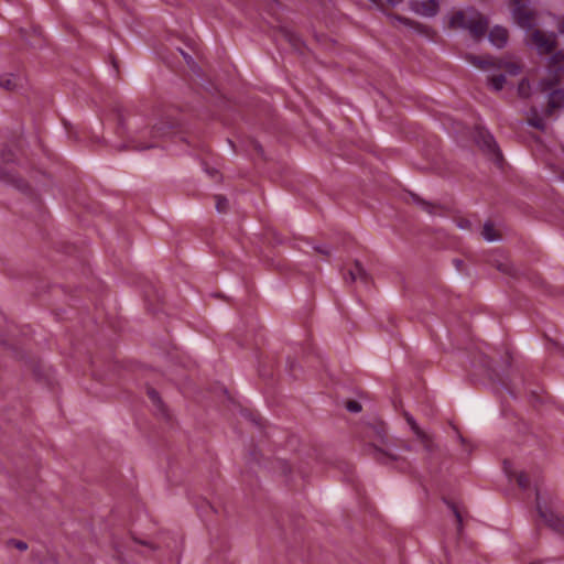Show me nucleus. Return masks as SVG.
Segmentation results:
<instances>
[{
    "instance_id": "nucleus-1",
    "label": "nucleus",
    "mask_w": 564,
    "mask_h": 564,
    "mask_svg": "<svg viewBox=\"0 0 564 564\" xmlns=\"http://www.w3.org/2000/svg\"><path fill=\"white\" fill-rule=\"evenodd\" d=\"M172 126L166 123H156L151 129L139 130L137 124L127 122L121 112L118 113V134L128 137L127 143H121L118 147V151L126 150H145L155 147L153 142L144 140L145 135H150L152 139L162 138L170 133Z\"/></svg>"
},
{
    "instance_id": "nucleus-2",
    "label": "nucleus",
    "mask_w": 564,
    "mask_h": 564,
    "mask_svg": "<svg viewBox=\"0 0 564 564\" xmlns=\"http://www.w3.org/2000/svg\"><path fill=\"white\" fill-rule=\"evenodd\" d=\"M536 510L541 520L540 524L550 529H564V505L558 501L542 502L536 492Z\"/></svg>"
},
{
    "instance_id": "nucleus-3",
    "label": "nucleus",
    "mask_w": 564,
    "mask_h": 564,
    "mask_svg": "<svg viewBox=\"0 0 564 564\" xmlns=\"http://www.w3.org/2000/svg\"><path fill=\"white\" fill-rule=\"evenodd\" d=\"M547 69L551 75L550 78H544L541 80V86L544 91L552 89L555 85L558 84L562 75L564 74V52L556 51L554 52L547 63Z\"/></svg>"
},
{
    "instance_id": "nucleus-4",
    "label": "nucleus",
    "mask_w": 564,
    "mask_h": 564,
    "mask_svg": "<svg viewBox=\"0 0 564 564\" xmlns=\"http://www.w3.org/2000/svg\"><path fill=\"white\" fill-rule=\"evenodd\" d=\"M512 17L527 31L535 25V13L530 9V0H512Z\"/></svg>"
},
{
    "instance_id": "nucleus-5",
    "label": "nucleus",
    "mask_w": 564,
    "mask_h": 564,
    "mask_svg": "<svg viewBox=\"0 0 564 564\" xmlns=\"http://www.w3.org/2000/svg\"><path fill=\"white\" fill-rule=\"evenodd\" d=\"M530 41L540 55L550 54L557 46L556 35L554 33L545 34L541 30H533Z\"/></svg>"
},
{
    "instance_id": "nucleus-6",
    "label": "nucleus",
    "mask_w": 564,
    "mask_h": 564,
    "mask_svg": "<svg viewBox=\"0 0 564 564\" xmlns=\"http://www.w3.org/2000/svg\"><path fill=\"white\" fill-rule=\"evenodd\" d=\"M465 30H468L470 35L478 41L488 30V20L480 12L471 10L468 14V24Z\"/></svg>"
},
{
    "instance_id": "nucleus-7",
    "label": "nucleus",
    "mask_w": 564,
    "mask_h": 564,
    "mask_svg": "<svg viewBox=\"0 0 564 564\" xmlns=\"http://www.w3.org/2000/svg\"><path fill=\"white\" fill-rule=\"evenodd\" d=\"M412 11L423 17H435L440 10V3L437 0H413L410 3Z\"/></svg>"
},
{
    "instance_id": "nucleus-8",
    "label": "nucleus",
    "mask_w": 564,
    "mask_h": 564,
    "mask_svg": "<svg viewBox=\"0 0 564 564\" xmlns=\"http://www.w3.org/2000/svg\"><path fill=\"white\" fill-rule=\"evenodd\" d=\"M550 94L547 96V107L545 110L546 116H551L555 110L564 107V89H550Z\"/></svg>"
},
{
    "instance_id": "nucleus-9",
    "label": "nucleus",
    "mask_w": 564,
    "mask_h": 564,
    "mask_svg": "<svg viewBox=\"0 0 564 564\" xmlns=\"http://www.w3.org/2000/svg\"><path fill=\"white\" fill-rule=\"evenodd\" d=\"M509 37L508 30L506 28L496 25L489 32L488 39L492 45L498 48H502L507 45Z\"/></svg>"
},
{
    "instance_id": "nucleus-10",
    "label": "nucleus",
    "mask_w": 564,
    "mask_h": 564,
    "mask_svg": "<svg viewBox=\"0 0 564 564\" xmlns=\"http://www.w3.org/2000/svg\"><path fill=\"white\" fill-rule=\"evenodd\" d=\"M369 278V274L358 260L354 262V267L344 275V280L349 283H354L357 279L368 283Z\"/></svg>"
},
{
    "instance_id": "nucleus-11",
    "label": "nucleus",
    "mask_w": 564,
    "mask_h": 564,
    "mask_svg": "<svg viewBox=\"0 0 564 564\" xmlns=\"http://www.w3.org/2000/svg\"><path fill=\"white\" fill-rule=\"evenodd\" d=\"M366 452L368 455H370L373 459H376L380 464H387L388 460H397L398 457L389 452L383 451L382 448L378 447L375 444H369L366 447Z\"/></svg>"
},
{
    "instance_id": "nucleus-12",
    "label": "nucleus",
    "mask_w": 564,
    "mask_h": 564,
    "mask_svg": "<svg viewBox=\"0 0 564 564\" xmlns=\"http://www.w3.org/2000/svg\"><path fill=\"white\" fill-rule=\"evenodd\" d=\"M395 19L399 22L403 23L404 25L412 28L415 32L423 34L425 36H431L434 33L431 28L416 21H413L409 18L397 15Z\"/></svg>"
},
{
    "instance_id": "nucleus-13",
    "label": "nucleus",
    "mask_w": 564,
    "mask_h": 564,
    "mask_svg": "<svg viewBox=\"0 0 564 564\" xmlns=\"http://www.w3.org/2000/svg\"><path fill=\"white\" fill-rule=\"evenodd\" d=\"M480 144L488 153L492 154L497 161L501 159V152L491 134H481Z\"/></svg>"
},
{
    "instance_id": "nucleus-14",
    "label": "nucleus",
    "mask_w": 564,
    "mask_h": 564,
    "mask_svg": "<svg viewBox=\"0 0 564 564\" xmlns=\"http://www.w3.org/2000/svg\"><path fill=\"white\" fill-rule=\"evenodd\" d=\"M469 62L475 65L476 67L480 69H488V68H496L498 64V58L487 56V57H479L475 55H470L468 57Z\"/></svg>"
},
{
    "instance_id": "nucleus-15",
    "label": "nucleus",
    "mask_w": 564,
    "mask_h": 564,
    "mask_svg": "<svg viewBox=\"0 0 564 564\" xmlns=\"http://www.w3.org/2000/svg\"><path fill=\"white\" fill-rule=\"evenodd\" d=\"M528 123L540 131L546 129V123L535 107H531L528 112Z\"/></svg>"
},
{
    "instance_id": "nucleus-16",
    "label": "nucleus",
    "mask_w": 564,
    "mask_h": 564,
    "mask_svg": "<svg viewBox=\"0 0 564 564\" xmlns=\"http://www.w3.org/2000/svg\"><path fill=\"white\" fill-rule=\"evenodd\" d=\"M417 440L423 445L429 455L434 454L438 449V445L434 442L433 437L426 432L422 431L416 435Z\"/></svg>"
},
{
    "instance_id": "nucleus-17",
    "label": "nucleus",
    "mask_w": 564,
    "mask_h": 564,
    "mask_svg": "<svg viewBox=\"0 0 564 564\" xmlns=\"http://www.w3.org/2000/svg\"><path fill=\"white\" fill-rule=\"evenodd\" d=\"M468 24V15L459 10L453 13V15L449 19V28L451 29H466V25Z\"/></svg>"
},
{
    "instance_id": "nucleus-18",
    "label": "nucleus",
    "mask_w": 564,
    "mask_h": 564,
    "mask_svg": "<svg viewBox=\"0 0 564 564\" xmlns=\"http://www.w3.org/2000/svg\"><path fill=\"white\" fill-rule=\"evenodd\" d=\"M411 199L414 204L420 206L424 212H426L431 215L436 214V209L438 208V205L427 202L414 193H411Z\"/></svg>"
},
{
    "instance_id": "nucleus-19",
    "label": "nucleus",
    "mask_w": 564,
    "mask_h": 564,
    "mask_svg": "<svg viewBox=\"0 0 564 564\" xmlns=\"http://www.w3.org/2000/svg\"><path fill=\"white\" fill-rule=\"evenodd\" d=\"M497 69H505L510 75H518L521 72V66L511 61H505L498 58Z\"/></svg>"
},
{
    "instance_id": "nucleus-20",
    "label": "nucleus",
    "mask_w": 564,
    "mask_h": 564,
    "mask_svg": "<svg viewBox=\"0 0 564 564\" xmlns=\"http://www.w3.org/2000/svg\"><path fill=\"white\" fill-rule=\"evenodd\" d=\"M481 234L487 241H496L500 238L499 234L495 230L494 224L490 221L485 223Z\"/></svg>"
},
{
    "instance_id": "nucleus-21",
    "label": "nucleus",
    "mask_w": 564,
    "mask_h": 564,
    "mask_svg": "<svg viewBox=\"0 0 564 564\" xmlns=\"http://www.w3.org/2000/svg\"><path fill=\"white\" fill-rule=\"evenodd\" d=\"M17 83L14 80V76L13 75H10V76H7V77H1L0 78V87L8 90V91H12L17 88Z\"/></svg>"
},
{
    "instance_id": "nucleus-22",
    "label": "nucleus",
    "mask_w": 564,
    "mask_h": 564,
    "mask_svg": "<svg viewBox=\"0 0 564 564\" xmlns=\"http://www.w3.org/2000/svg\"><path fill=\"white\" fill-rule=\"evenodd\" d=\"M489 80H490V85H491L492 89H495L496 91H499L503 88V86L506 84V76L502 74L496 75V76L490 77Z\"/></svg>"
},
{
    "instance_id": "nucleus-23",
    "label": "nucleus",
    "mask_w": 564,
    "mask_h": 564,
    "mask_svg": "<svg viewBox=\"0 0 564 564\" xmlns=\"http://www.w3.org/2000/svg\"><path fill=\"white\" fill-rule=\"evenodd\" d=\"M215 200H216V209H217V212L226 213L228 210L229 202H228V199L225 196L216 195L215 196Z\"/></svg>"
},
{
    "instance_id": "nucleus-24",
    "label": "nucleus",
    "mask_w": 564,
    "mask_h": 564,
    "mask_svg": "<svg viewBox=\"0 0 564 564\" xmlns=\"http://www.w3.org/2000/svg\"><path fill=\"white\" fill-rule=\"evenodd\" d=\"M372 430H373V433L376 434V436L378 437V440L380 441V443L386 444V441H387L386 425L383 423H380L379 425L373 426Z\"/></svg>"
},
{
    "instance_id": "nucleus-25",
    "label": "nucleus",
    "mask_w": 564,
    "mask_h": 564,
    "mask_svg": "<svg viewBox=\"0 0 564 564\" xmlns=\"http://www.w3.org/2000/svg\"><path fill=\"white\" fill-rule=\"evenodd\" d=\"M518 94L522 98H527L530 95V83L523 78L518 85Z\"/></svg>"
},
{
    "instance_id": "nucleus-26",
    "label": "nucleus",
    "mask_w": 564,
    "mask_h": 564,
    "mask_svg": "<svg viewBox=\"0 0 564 564\" xmlns=\"http://www.w3.org/2000/svg\"><path fill=\"white\" fill-rule=\"evenodd\" d=\"M404 417H405V421L406 423L410 425L412 432L415 434V436L421 433L423 430L417 425L416 421L414 420V417L409 414L408 412L404 413Z\"/></svg>"
},
{
    "instance_id": "nucleus-27",
    "label": "nucleus",
    "mask_w": 564,
    "mask_h": 564,
    "mask_svg": "<svg viewBox=\"0 0 564 564\" xmlns=\"http://www.w3.org/2000/svg\"><path fill=\"white\" fill-rule=\"evenodd\" d=\"M517 484L522 489H528L530 486V478L524 471H520L517 475Z\"/></svg>"
},
{
    "instance_id": "nucleus-28",
    "label": "nucleus",
    "mask_w": 564,
    "mask_h": 564,
    "mask_svg": "<svg viewBox=\"0 0 564 564\" xmlns=\"http://www.w3.org/2000/svg\"><path fill=\"white\" fill-rule=\"evenodd\" d=\"M446 503H447L448 508L451 509L453 516L455 517L457 525L463 527L464 521H463V517H462V513L459 512L458 508L452 502L446 501Z\"/></svg>"
},
{
    "instance_id": "nucleus-29",
    "label": "nucleus",
    "mask_w": 564,
    "mask_h": 564,
    "mask_svg": "<svg viewBox=\"0 0 564 564\" xmlns=\"http://www.w3.org/2000/svg\"><path fill=\"white\" fill-rule=\"evenodd\" d=\"M497 269L502 272V273H506V274H509V275H512V276H516L517 275V270L513 268V265L511 263H499L497 265Z\"/></svg>"
},
{
    "instance_id": "nucleus-30",
    "label": "nucleus",
    "mask_w": 564,
    "mask_h": 564,
    "mask_svg": "<svg viewBox=\"0 0 564 564\" xmlns=\"http://www.w3.org/2000/svg\"><path fill=\"white\" fill-rule=\"evenodd\" d=\"M285 35H286V37H288V40H289L290 44H291L294 48H296V50H300V48H301V46H302V41H301V39H300L296 34H294V33H290V32H289V33H286Z\"/></svg>"
},
{
    "instance_id": "nucleus-31",
    "label": "nucleus",
    "mask_w": 564,
    "mask_h": 564,
    "mask_svg": "<svg viewBox=\"0 0 564 564\" xmlns=\"http://www.w3.org/2000/svg\"><path fill=\"white\" fill-rule=\"evenodd\" d=\"M148 395L150 398V400L158 406H161L162 405V401H161V398H160V394L156 390L152 389V388H149L148 389Z\"/></svg>"
},
{
    "instance_id": "nucleus-32",
    "label": "nucleus",
    "mask_w": 564,
    "mask_h": 564,
    "mask_svg": "<svg viewBox=\"0 0 564 564\" xmlns=\"http://www.w3.org/2000/svg\"><path fill=\"white\" fill-rule=\"evenodd\" d=\"M346 409L351 413H358L361 411V404L355 400H348L346 402Z\"/></svg>"
},
{
    "instance_id": "nucleus-33",
    "label": "nucleus",
    "mask_w": 564,
    "mask_h": 564,
    "mask_svg": "<svg viewBox=\"0 0 564 564\" xmlns=\"http://www.w3.org/2000/svg\"><path fill=\"white\" fill-rule=\"evenodd\" d=\"M1 158L6 163H10L14 161V153L7 147H3L1 149Z\"/></svg>"
},
{
    "instance_id": "nucleus-34",
    "label": "nucleus",
    "mask_w": 564,
    "mask_h": 564,
    "mask_svg": "<svg viewBox=\"0 0 564 564\" xmlns=\"http://www.w3.org/2000/svg\"><path fill=\"white\" fill-rule=\"evenodd\" d=\"M314 250H315L316 252H318V253L323 254V256H326V257L330 256V250H329V248H328V247H326V246H315V247H314Z\"/></svg>"
},
{
    "instance_id": "nucleus-35",
    "label": "nucleus",
    "mask_w": 564,
    "mask_h": 564,
    "mask_svg": "<svg viewBox=\"0 0 564 564\" xmlns=\"http://www.w3.org/2000/svg\"><path fill=\"white\" fill-rule=\"evenodd\" d=\"M14 545L15 547H18L19 550L21 551H24L28 549V545L25 542H22V541H18V542H14Z\"/></svg>"
},
{
    "instance_id": "nucleus-36",
    "label": "nucleus",
    "mask_w": 564,
    "mask_h": 564,
    "mask_svg": "<svg viewBox=\"0 0 564 564\" xmlns=\"http://www.w3.org/2000/svg\"><path fill=\"white\" fill-rule=\"evenodd\" d=\"M557 30L561 34H564V17L560 19L557 23Z\"/></svg>"
},
{
    "instance_id": "nucleus-37",
    "label": "nucleus",
    "mask_w": 564,
    "mask_h": 564,
    "mask_svg": "<svg viewBox=\"0 0 564 564\" xmlns=\"http://www.w3.org/2000/svg\"><path fill=\"white\" fill-rule=\"evenodd\" d=\"M454 264L455 267L458 269V270H462L463 265H464V261L460 260V259H454Z\"/></svg>"
},
{
    "instance_id": "nucleus-38",
    "label": "nucleus",
    "mask_w": 564,
    "mask_h": 564,
    "mask_svg": "<svg viewBox=\"0 0 564 564\" xmlns=\"http://www.w3.org/2000/svg\"><path fill=\"white\" fill-rule=\"evenodd\" d=\"M387 3L391 7H395L398 4H400L403 0H386Z\"/></svg>"
},
{
    "instance_id": "nucleus-39",
    "label": "nucleus",
    "mask_w": 564,
    "mask_h": 564,
    "mask_svg": "<svg viewBox=\"0 0 564 564\" xmlns=\"http://www.w3.org/2000/svg\"><path fill=\"white\" fill-rule=\"evenodd\" d=\"M18 187L21 188V189H26L28 188V184L23 180H19Z\"/></svg>"
},
{
    "instance_id": "nucleus-40",
    "label": "nucleus",
    "mask_w": 564,
    "mask_h": 564,
    "mask_svg": "<svg viewBox=\"0 0 564 564\" xmlns=\"http://www.w3.org/2000/svg\"><path fill=\"white\" fill-rule=\"evenodd\" d=\"M180 52L182 53V55L184 56V58L187 61V63H189V61L192 59V57L186 54L184 51L180 50Z\"/></svg>"
},
{
    "instance_id": "nucleus-41",
    "label": "nucleus",
    "mask_w": 564,
    "mask_h": 564,
    "mask_svg": "<svg viewBox=\"0 0 564 564\" xmlns=\"http://www.w3.org/2000/svg\"><path fill=\"white\" fill-rule=\"evenodd\" d=\"M180 52L182 53V55L184 56V58L187 61V63H189V61L192 59V57L186 54L184 51L180 50Z\"/></svg>"
},
{
    "instance_id": "nucleus-42",
    "label": "nucleus",
    "mask_w": 564,
    "mask_h": 564,
    "mask_svg": "<svg viewBox=\"0 0 564 564\" xmlns=\"http://www.w3.org/2000/svg\"><path fill=\"white\" fill-rule=\"evenodd\" d=\"M254 149H256L259 153H262V152H263L262 147H261L259 143H256V144H254Z\"/></svg>"
},
{
    "instance_id": "nucleus-43",
    "label": "nucleus",
    "mask_w": 564,
    "mask_h": 564,
    "mask_svg": "<svg viewBox=\"0 0 564 564\" xmlns=\"http://www.w3.org/2000/svg\"><path fill=\"white\" fill-rule=\"evenodd\" d=\"M403 448L406 449V451H411V446H409L406 444L403 445Z\"/></svg>"
},
{
    "instance_id": "nucleus-44",
    "label": "nucleus",
    "mask_w": 564,
    "mask_h": 564,
    "mask_svg": "<svg viewBox=\"0 0 564 564\" xmlns=\"http://www.w3.org/2000/svg\"><path fill=\"white\" fill-rule=\"evenodd\" d=\"M486 367L488 370H491V365L489 362H486Z\"/></svg>"
},
{
    "instance_id": "nucleus-45",
    "label": "nucleus",
    "mask_w": 564,
    "mask_h": 564,
    "mask_svg": "<svg viewBox=\"0 0 564 564\" xmlns=\"http://www.w3.org/2000/svg\"><path fill=\"white\" fill-rule=\"evenodd\" d=\"M458 438H459L460 442L465 441L464 437L460 434H458Z\"/></svg>"
}]
</instances>
